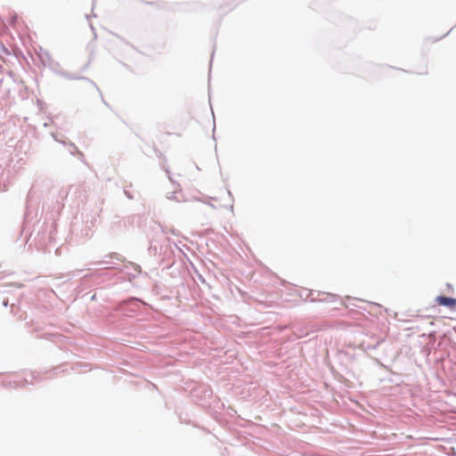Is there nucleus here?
I'll return each instance as SVG.
<instances>
[{
	"instance_id": "obj_1",
	"label": "nucleus",
	"mask_w": 456,
	"mask_h": 456,
	"mask_svg": "<svg viewBox=\"0 0 456 456\" xmlns=\"http://www.w3.org/2000/svg\"><path fill=\"white\" fill-rule=\"evenodd\" d=\"M436 302L439 305L447 306L449 308H454L456 306V298L448 297H444V296L436 297Z\"/></svg>"
}]
</instances>
